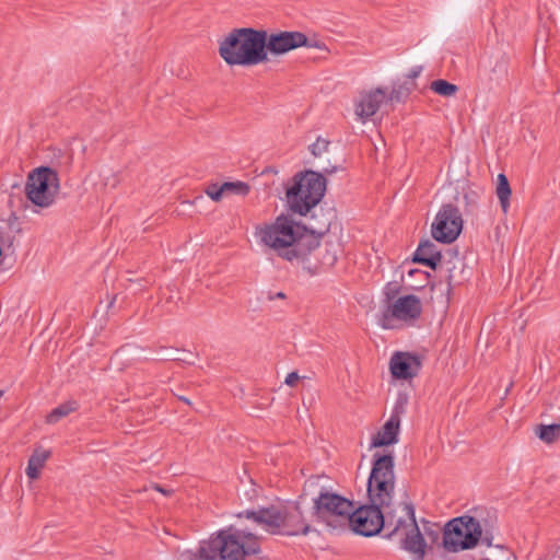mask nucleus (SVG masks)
Returning a JSON list of instances; mask_svg holds the SVG:
<instances>
[{"instance_id": "nucleus-1", "label": "nucleus", "mask_w": 560, "mask_h": 560, "mask_svg": "<svg viewBox=\"0 0 560 560\" xmlns=\"http://www.w3.org/2000/svg\"><path fill=\"white\" fill-rule=\"evenodd\" d=\"M395 491L394 457L390 454H374L373 465L368 479L369 501L381 505L385 527L389 536L417 524L415 508L410 501L393 502Z\"/></svg>"}, {"instance_id": "nucleus-2", "label": "nucleus", "mask_w": 560, "mask_h": 560, "mask_svg": "<svg viewBox=\"0 0 560 560\" xmlns=\"http://www.w3.org/2000/svg\"><path fill=\"white\" fill-rule=\"evenodd\" d=\"M306 232V226L283 214L256 229L260 243L289 262H304L313 250L319 248V241Z\"/></svg>"}, {"instance_id": "nucleus-3", "label": "nucleus", "mask_w": 560, "mask_h": 560, "mask_svg": "<svg viewBox=\"0 0 560 560\" xmlns=\"http://www.w3.org/2000/svg\"><path fill=\"white\" fill-rule=\"evenodd\" d=\"M259 552V537L234 526L219 530L209 540L202 541L198 549L201 560H245L246 557Z\"/></svg>"}, {"instance_id": "nucleus-4", "label": "nucleus", "mask_w": 560, "mask_h": 560, "mask_svg": "<svg viewBox=\"0 0 560 560\" xmlns=\"http://www.w3.org/2000/svg\"><path fill=\"white\" fill-rule=\"evenodd\" d=\"M264 47V30L241 27L233 28L219 40L218 52L231 67H250L269 61Z\"/></svg>"}, {"instance_id": "nucleus-5", "label": "nucleus", "mask_w": 560, "mask_h": 560, "mask_svg": "<svg viewBox=\"0 0 560 560\" xmlns=\"http://www.w3.org/2000/svg\"><path fill=\"white\" fill-rule=\"evenodd\" d=\"M336 165L322 166V172L307 170L293 177V185L287 189V201L292 212L305 215L316 207L326 191L324 174H332Z\"/></svg>"}, {"instance_id": "nucleus-6", "label": "nucleus", "mask_w": 560, "mask_h": 560, "mask_svg": "<svg viewBox=\"0 0 560 560\" xmlns=\"http://www.w3.org/2000/svg\"><path fill=\"white\" fill-rule=\"evenodd\" d=\"M354 502L322 488L314 499V514L318 521L336 530H345Z\"/></svg>"}, {"instance_id": "nucleus-7", "label": "nucleus", "mask_w": 560, "mask_h": 560, "mask_svg": "<svg viewBox=\"0 0 560 560\" xmlns=\"http://www.w3.org/2000/svg\"><path fill=\"white\" fill-rule=\"evenodd\" d=\"M59 189V175L48 166L33 170L25 184L26 198L39 208L50 207L55 202Z\"/></svg>"}, {"instance_id": "nucleus-8", "label": "nucleus", "mask_w": 560, "mask_h": 560, "mask_svg": "<svg viewBox=\"0 0 560 560\" xmlns=\"http://www.w3.org/2000/svg\"><path fill=\"white\" fill-rule=\"evenodd\" d=\"M481 537L479 521L470 515L451 520L444 528L443 547L451 552L471 549Z\"/></svg>"}, {"instance_id": "nucleus-9", "label": "nucleus", "mask_w": 560, "mask_h": 560, "mask_svg": "<svg viewBox=\"0 0 560 560\" xmlns=\"http://www.w3.org/2000/svg\"><path fill=\"white\" fill-rule=\"evenodd\" d=\"M385 527L384 513L381 505L370 502V504L355 508L351 512L349 523L345 530H351L364 537L377 535Z\"/></svg>"}, {"instance_id": "nucleus-10", "label": "nucleus", "mask_w": 560, "mask_h": 560, "mask_svg": "<svg viewBox=\"0 0 560 560\" xmlns=\"http://www.w3.org/2000/svg\"><path fill=\"white\" fill-rule=\"evenodd\" d=\"M264 51L269 57L284 55L300 47L323 48L324 44L313 40L299 31H281L278 33L267 34L264 31Z\"/></svg>"}, {"instance_id": "nucleus-11", "label": "nucleus", "mask_w": 560, "mask_h": 560, "mask_svg": "<svg viewBox=\"0 0 560 560\" xmlns=\"http://www.w3.org/2000/svg\"><path fill=\"white\" fill-rule=\"evenodd\" d=\"M463 230V219L457 207L452 203L443 205L431 225L432 237L443 244L457 240Z\"/></svg>"}, {"instance_id": "nucleus-12", "label": "nucleus", "mask_w": 560, "mask_h": 560, "mask_svg": "<svg viewBox=\"0 0 560 560\" xmlns=\"http://www.w3.org/2000/svg\"><path fill=\"white\" fill-rule=\"evenodd\" d=\"M422 313L420 299L415 294L397 298L393 303L387 304L381 317V325L385 329L395 328L394 322L412 323Z\"/></svg>"}, {"instance_id": "nucleus-13", "label": "nucleus", "mask_w": 560, "mask_h": 560, "mask_svg": "<svg viewBox=\"0 0 560 560\" xmlns=\"http://www.w3.org/2000/svg\"><path fill=\"white\" fill-rule=\"evenodd\" d=\"M387 91L383 88L362 90L354 100V114L361 122L373 117L381 106L386 103Z\"/></svg>"}, {"instance_id": "nucleus-14", "label": "nucleus", "mask_w": 560, "mask_h": 560, "mask_svg": "<svg viewBox=\"0 0 560 560\" xmlns=\"http://www.w3.org/2000/svg\"><path fill=\"white\" fill-rule=\"evenodd\" d=\"M245 516L253 520L258 525H261L271 535H280L282 518V506L271 505L269 508H261L257 511H245L237 514V517Z\"/></svg>"}, {"instance_id": "nucleus-15", "label": "nucleus", "mask_w": 560, "mask_h": 560, "mask_svg": "<svg viewBox=\"0 0 560 560\" xmlns=\"http://www.w3.org/2000/svg\"><path fill=\"white\" fill-rule=\"evenodd\" d=\"M281 533L283 536L307 535L311 530L298 503L282 506Z\"/></svg>"}, {"instance_id": "nucleus-16", "label": "nucleus", "mask_w": 560, "mask_h": 560, "mask_svg": "<svg viewBox=\"0 0 560 560\" xmlns=\"http://www.w3.org/2000/svg\"><path fill=\"white\" fill-rule=\"evenodd\" d=\"M389 369L393 377L408 380L415 377L421 369L419 355L410 352H395L390 358Z\"/></svg>"}, {"instance_id": "nucleus-17", "label": "nucleus", "mask_w": 560, "mask_h": 560, "mask_svg": "<svg viewBox=\"0 0 560 560\" xmlns=\"http://www.w3.org/2000/svg\"><path fill=\"white\" fill-rule=\"evenodd\" d=\"M400 416L394 411L381 430L372 438L371 447L388 446L397 442Z\"/></svg>"}, {"instance_id": "nucleus-18", "label": "nucleus", "mask_w": 560, "mask_h": 560, "mask_svg": "<svg viewBox=\"0 0 560 560\" xmlns=\"http://www.w3.org/2000/svg\"><path fill=\"white\" fill-rule=\"evenodd\" d=\"M399 534L404 535L402 548L413 555L415 560H423L425 556L427 542L419 529L418 524L400 532Z\"/></svg>"}, {"instance_id": "nucleus-19", "label": "nucleus", "mask_w": 560, "mask_h": 560, "mask_svg": "<svg viewBox=\"0 0 560 560\" xmlns=\"http://www.w3.org/2000/svg\"><path fill=\"white\" fill-rule=\"evenodd\" d=\"M442 255L438 246L430 240L420 242L413 254V261L435 270L441 262Z\"/></svg>"}, {"instance_id": "nucleus-20", "label": "nucleus", "mask_w": 560, "mask_h": 560, "mask_svg": "<svg viewBox=\"0 0 560 560\" xmlns=\"http://www.w3.org/2000/svg\"><path fill=\"white\" fill-rule=\"evenodd\" d=\"M335 218L336 214L331 209L324 210L323 208H319L314 211L310 220V226L306 228L307 231H310L308 235H312L317 240L318 237L324 236L329 231Z\"/></svg>"}, {"instance_id": "nucleus-21", "label": "nucleus", "mask_w": 560, "mask_h": 560, "mask_svg": "<svg viewBox=\"0 0 560 560\" xmlns=\"http://www.w3.org/2000/svg\"><path fill=\"white\" fill-rule=\"evenodd\" d=\"M483 188L474 184L463 186L460 195L463 199L464 213L467 217L477 215Z\"/></svg>"}, {"instance_id": "nucleus-22", "label": "nucleus", "mask_w": 560, "mask_h": 560, "mask_svg": "<svg viewBox=\"0 0 560 560\" xmlns=\"http://www.w3.org/2000/svg\"><path fill=\"white\" fill-rule=\"evenodd\" d=\"M508 77V62L504 59H498L489 69L481 73V81L489 88L499 85Z\"/></svg>"}, {"instance_id": "nucleus-23", "label": "nucleus", "mask_w": 560, "mask_h": 560, "mask_svg": "<svg viewBox=\"0 0 560 560\" xmlns=\"http://www.w3.org/2000/svg\"><path fill=\"white\" fill-rule=\"evenodd\" d=\"M50 457V452L46 451L42 447H37L34 450L33 454L28 458L27 467H26V476L30 479H37L39 477L42 468L45 466V463Z\"/></svg>"}, {"instance_id": "nucleus-24", "label": "nucleus", "mask_w": 560, "mask_h": 560, "mask_svg": "<svg viewBox=\"0 0 560 560\" xmlns=\"http://www.w3.org/2000/svg\"><path fill=\"white\" fill-rule=\"evenodd\" d=\"M495 194L499 198L502 211L508 213L512 190L508 177L504 174L498 175Z\"/></svg>"}, {"instance_id": "nucleus-25", "label": "nucleus", "mask_w": 560, "mask_h": 560, "mask_svg": "<svg viewBox=\"0 0 560 560\" xmlns=\"http://www.w3.org/2000/svg\"><path fill=\"white\" fill-rule=\"evenodd\" d=\"M79 409V404L77 400H68L66 402L60 404L56 408H54L47 416L46 422L48 424H55L60 419L69 416L70 413L77 411Z\"/></svg>"}, {"instance_id": "nucleus-26", "label": "nucleus", "mask_w": 560, "mask_h": 560, "mask_svg": "<svg viewBox=\"0 0 560 560\" xmlns=\"http://www.w3.org/2000/svg\"><path fill=\"white\" fill-rule=\"evenodd\" d=\"M415 83H402L397 86H394L392 91L387 92V98L386 102H396L400 103L404 102L408 95L411 93L412 89H415Z\"/></svg>"}, {"instance_id": "nucleus-27", "label": "nucleus", "mask_w": 560, "mask_h": 560, "mask_svg": "<svg viewBox=\"0 0 560 560\" xmlns=\"http://www.w3.org/2000/svg\"><path fill=\"white\" fill-rule=\"evenodd\" d=\"M536 434L545 443H553L560 436V424L553 423L549 425L540 424L536 429Z\"/></svg>"}, {"instance_id": "nucleus-28", "label": "nucleus", "mask_w": 560, "mask_h": 560, "mask_svg": "<svg viewBox=\"0 0 560 560\" xmlns=\"http://www.w3.org/2000/svg\"><path fill=\"white\" fill-rule=\"evenodd\" d=\"M430 89L434 93L442 95V96H446V97L454 96L456 94V92L458 91V86L456 84H453L443 79L434 80L431 83Z\"/></svg>"}, {"instance_id": "nucleus-29", "label": "nucleus", "mask_w": 560, "mask_h": 560, "mask_svg": "<svg viewBox=\"0 0 560 560\" xmlns=\"http://www.w3.org/2000/svg\"><path fill=\"white\" fill-rule=\"evenodd\" d=\"M339 245L335 243H325L324 253L319 258L322 265L331 267L338 259Z\"/></svg>"}, {"instance_id": "nucleus-30", "label": "nucleus", "mask_w": 560, "mask_h": 560, "mask_svg": "<svg viewBox=\"0 0 560 560\" xmlns=\"http://www.w3.org/2000/svg\"><path fill=\"white\" fill-rule=\"evenodd\" d=\"M222 185L224 194L245 196L249 192V185L244 182H225Z\"/></svg>"}, {"instance_id": "nucleus-31", "label": "nucleus", "mask_w": 560, "mask_h": 560, "mask_svg": "<svg viewBox=\"0 0 560 560\" xmlns=\"http://www.w3.org/2000/svg\"><path fill=\"white\" fill-rule=\"evenodd\" d=\"M330 142L322 137H318L314 143L310 145V151L314 158H322L329 152Z\"/></svg>"}, {"instance_id": "nucleus-32", "label": "nucleus", "mask_w": 560, "mask_h": 560, "mask_svg": "<svg viewBox=\"0 0 560 560\" xmlns=\"http://www.w3.org/2000/svg\"><path fill=\"white\" fill-rule=\"evenodd\" d=\"M206 194L213 200L220 201L222 196L224 195L223 185L218 186L217 184H212L208 186L206 189Z\"/></svg>"}, {"instance_id": "nucleus-33", "label": "nucleus", "mask_w": 560, "mask_h": 560, "mask_svg": "<svg viewBox=\"0 0 560 560\" xmlns=\"http://www.w3.org/2000/svg\"><path fill=\"white\" fill-rule=\"evenodd\" d=\"M400 287L396 282H389L384 289V294L386 296V301L390 304V301L394 300L399 293Z\"/></svg>"}, {"instance_id": "nucleus-34", "label": "nucleus", "mask_w": 560, "mask_h": 560, "mask_svg": "<svg viewBox=\"0 0 560 560\" xmlns=\"http://www.w3.org/2000/svg\"><path fill=\"white\" fill-rule=\"evenodd\" d=\"M166 360L178 361V362H183V363H187V364L195 363L192 353H187L185 357H177L172 353V354L166 355Z\"/></svg>"}, {"instance_id": "nucleus-35", "label": "nucleus", "mask_w": 560, "mask_h": 560, "mask_svg": "<svg viewBox=\"0 0 560 560\" xmlns=\"http://www.w3.org/2000/svg\"><path fill=\"white\" fill-rule=\"evenodd\" d=\"M482 544H485L487 547L492 546L493 536L489 530H482L481 529V537L480 539Z\"/></svg>"}, {"instance_id": "nucleus-36", "label": "nucleus", "mask_w": 560, "mask_h": 560, "mask_svg": "<svg viewBox=\"0 0 560 560\" xmlns=\"http://www.w3.org/2000/svg\"><path fill=\"white\" fill-rule=\"evenodd\" d=\"M299 380H300L299 374H298L296 372H291V373H289V374L287 375L284 383H285L288 386L293 387V386H295V385H296V383H298V381H299Z\"/></svg>"}, {"instance_id": "nucleus-37", "label": "nucleus", "mask_w": 560, "mask_h": 560, "mask_svg": "<svg viewBox=\"0 0 560 560\" xmlns=\"http://www.w3.org/2000/svg\"><path fill=\"white\" fill-rule=\"evenodd\" d=\"M421 72H422V67L417 66L409 71L407 77L412 80V79H416L417 77H419Z\"/></svg>"}, {"instance_id": "nucleus-38", "label": "nucleus", "mask_w": 560, "mask_h": 560, "mask_svg": "<svg viewBox=\"0 0 560 560\" xmlns=\"http://www.w3.org/2000/svg\"><path fill=\"white\" fill-rule=\"evenodd\" d=\"M285 298H287V295H285L284 292H278L276 294H272L271 292H269L268 295H267V300L268 301H273L275 299L284 300Z\"/></svg>"}, {"instance_id": "nucleus-39", "label": "nucleus", "mask_w": 560, "mask_h": 560, "mask_svg": "<svg viewBox=\"0 0 560 560\" xmlns=\"http://www.w3.org/2000/svg\"><path fill=\"white\" fill-rule=\"evenodd\" d=\"M456 281L455 276L453 275V269H448V275L446 276V282L448 284V288H452L454 282Z\"/></svg>"}, {"instance_id": "nucleus-40", "label": "nucleus", "mask_w": 560, "mask_h": 560, "mask_svg": "<svg viewBox=\"0 0 560 560\" xmlns=\"http://www.w3.org/2000/svg\"><path fill=\"white\" fill-rule=\"evenodd\" d=\"M154 489L158 490L159 492L163 493L164 495H170L172 493V490L164 489L159 485H155Z\"/></svg>"}, {"instance_id": "nucleus-41", "label": "nucleus", "mask_w": 560, "mask_h": 560, "mask_svg": "<svg viewBox=\"0 0 560 560\" xmlns=\"http://www.w3.org/2000/svg\"><path fill=\"white\" fill-rule=\"evenodd\" d=\"M119 183L118 176L116 174L112 175V187H116Z\"/></svg>"}, {"instance_id": "nucleus-42", "label": "nucleus", "mask_w": 560, "mask_h": 560, "mask_svg": "<svg viewBox=\"0 0 560 560\" xmlns=\"http://www.w3.org/2000/svg\"><path fill=\"white\" fill-rule=\"evenodd\" d=\"M178 398H179L182 401H184L185 404H187V405H191V401H190L188 398H186V397H184V396H180V397H178Z\"/></svg>"}, {"instance_id": "nucleus-43", "label": "nucleus", "mask_w": 560, "mask_h": 560, "mask_svg": "<svg viewBox=\"0 0 560 560\" xmlns=\"http://www.w3.org/2000/svg\"><path fill=\"white\" fill-rule=\"evenodd\" d=\"M4 395V390L0 389V398Z\"/></svg>"}, {"instance_id": "nucleus-44", "label": "nucleus", "mask_w": 560, "mask_h": 560, "mask_svg": "<svg viewBox=\"0 0 560 560\" xmlns=\"http://www.w3.org/2000/svg\"><path fill=\"white\" fill-rule=\"evenodd\" d=\"M12 245H13V238L10 240V242H9V246H12Z\"/></svg>"}]
</instances>
